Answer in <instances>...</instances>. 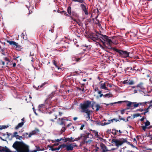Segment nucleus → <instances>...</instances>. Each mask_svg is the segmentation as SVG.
I'll return each instance as SVG.
<instances>
[{"label":"nucleus","instance_id":"obj_19","mask_svg":"<svg viewBox=\"0 0 152 152\" xmlns=\"http://www.w3.org/2000/svg\"><path fill=\"white\" fill-rule=\"evenodd\" d=\"M143 83H140V84H138L137 86V87H139L141 89H144V87L143 85Z\"/></svg>","mask_w":152,"mask_h":152},{"label":"nucleus","instance_id":"obj_53","mask_svg":"<svg viewBox=\"0 0 152 152\" xmlns=\"http://www.w3.org/2000/svg\"><path fill=\"white\" fill-rule=\"evenodd\" d=\"M5 59L7 61H9V60L7 58H5Z\"/></svg>","mask_w":152,"mask_h":152},{"label":"nucleus","instance_id":"obj_64","mask_svg":"<svg viewBox=\"0 0 152 152\" xmlns=\"http://www.w3.org/2000/svg\"><path fill=\"white\" fill-rule=\"evenodd\" d=\"M2 63H3V65H4V62H2Z\"/></svg>","mask_w":152,"mask_h":152},{"label":"nucleus","instance_id":"obj_4","mask_svg":"<svg viewBox=\"0 0 152 152\" xmlns=\"http://www.w3.org/2000/svg\"><path fill=\"white\" fill-rule=\"evenodd\" d=\"M147 103V102H128V103L127 104V106L131 108H132L133 107H137L141 106H144Z\"/></svg>","mask_w":152,"mask_h":152},{"label":"nucleus","instance_id":"obj_42","mask_svg":"<svg viewBox=\"0 0 152 152\" xmlns=\"http://www.w3.org/2000/svg\"><path fill=\"white\" fill-rule=\"evenodd\" d=\"M98 93L99 94H101L102 91H98Z\"/></svg>","mask_w":152,"mask_h":152},{"label":"nucleus","instance_id":"obj_61","mask_svg":"<svg viewBox=\"0 0 152 152\" xmlns=\"http://www.w3.org/2000/svg\"><path fill=\"white\" fill-rule=\"evenodd\" d=\"M50 120L51 121H53V122L54 121V120L53 119H50Z\"/></svg>","mask_w":152,"mask_h":152},{"label":"nucleus","instance_id":"obj_11","mask_svg":"<svg viewBox=\"0 0 152 152\" xmlns=\"http://www.w3.org/2000/svg\"><path fill=\"white\" fill-rule=\"evenodd\" d=\"M100 147L101 149H102L103 152H106L107 151H110L111 150H109L107 149L106 146L103 144H100Z\"/></svg>","mask_w":152,"mask_h":152},{"label":"nucleus","instance_id":"obj_48","mask_svg":"<svg viewBox=\"0 0 152 152\" xmlns=\"http://www.w3.org/2000/svg\"><path fill=\"white\" fill-rule=\"evenodd\" d=\"M130 118V117H128L127 118V119L126 121H125L126 122H127V121H128V118Z\"/></svg>","mask_w":152,"mask_h":152},{"label":"nucleus","instance_id":"obj_63","mask_svg":"<svg viewBox=\"0 0 152 152\" xmlns=\"http://www.w3.org/2000/svg\"><path fill=\"white\" fill-rule=\"evenodd\" d=\"M24 118H22V121H24Z\"/></svg>","mask_w":152,"mask_h":152},{"label":"nucleus","instance_id":"obj_38","mask_svg":"<svg viewBox=\"0 0 152 152\" xmlns=\"http://www.w3.org/2000/svg\"><path fill=\"white\" fill-rule=\"evenodd\" d=\"M59 145V143H56V144H53V146H56V145Z\"/></svg>","mask_w":152,"mask_h":152},{"label":"nucleus","instance_id":"obj_56","mask_svg":"<svg viewBox=\"0 0 152 152\" xmlns=\"http://www.w3.org/2000/svg\"><path fill=\"white\" fill-rule=\"evenodd\" d=\"M37 150L39 151H40L41 150L39 148H37Z\"/></svg>","mask_w":152,"mask_h":152},{"label":"nucleus","instance_id":"obj_62","mask_svg":"<svg viewBox=\"0 0 152 152\" xmlns=\"http://www.w3.org/2000/svg\"><path fill=\"white\" fill-rule=\"evenodd\" d=\"M83 81H86V79H84L83 80Z\"/></svg>","mask_w":152,"mask_h":152},{"label":"nucleus","instance_id":"obj_34","mask_svg":"<svg viewBox=\"0 0 152 152\" xmlns=\"http://www.w3.org/2000/svg\"><path fill=\"white\" fill-rule=\"evenodd\" d=\"M18 137H19V138H18V139H19L20 140V138H24V137H23V135L22 136H18Z\"/></svg>","mask_w":152,"mask_h":152},{"label":"nucleus","instance_id":"obj_46","mask_svg":"<svg viewBox=\"0 0 152 152\" xmlns=\"http://www.w3.org/2000/svg\"><path fill=\"white\" fill-rule=\"evenodd\" d=\"M95 136H97V137L98 136V132H95Z\"/></svg>","mask_w":152,"mask_h":152},{"label":"nucleus","instance_id":"obj_24","mask_svg":"<svg viewBox=\"0 0 152 152\" xmlns=\"http://www.w3.org/2000/svg\"><path fill=\"white\" fill-rule=\"evenodd\" d=\"M67 11V12L70 15H71L72 13L71 12V7H69L68 8Z\"/></svg>","mask_w":152,"mask_h":152},{"label":"nucleus","instance_id":"obj_25","mask_svg":"<svg viewBox=\"0 0 152 152\" xmlns=\"http://www.w3.org/2000/svg\"><path fill=\"white\" fill-rule=\"evenodd\" d=\"M95 107L96 108V110L98 111L99 110V109L100 108V105L98 104H97L95 106Z\"/></svg>","mask_w":152,"mask_h":152},{"label":"nucleus","instance_id":"obj_26","mask_svg":"<svg viewBox=\"0 0 152 152\" xmlns=\"http://www.w3.org/2000/svg\"><path fill=\"white\" fill-rule=\"evenodd\" d=\"M23 136L24 137V138H27L30 137H29V134H28L27 133H24L23 134Z\"/></svg>","mask_w":152,"mask_h":152},{"label":"nucleus","instance_id":"obj_47","mask_svg":"<svg viewBox=\"0 0 152 152\" xmlns=\"http://www.w3.org/2000/svg\"><path fill=\"white\" fill-rule=\"evenodd\" d=\"M68 141H69L70 142H72L74 141L75 140H71V139H69V140H68Z\"/></svg>","mask_w":152,"mask_h":152},{"label":"nucleus","instance_id":"obj_45","mask_svg":"<svg viewBox=\"0 0 152 152\" xmlns=\"http://www.w3.org/2000/svg\"><path fill=\"white\" fill-rule=\"evenodd\" d=\"M119 119H120V120H123L124 121H125V119H124V118H119Z\"/></svg>","mask_w":152,"mask_h":152},{"label":"nucleus","instance_id":"obj_43","mask_svg":"<svg viewBox=\"0 0 152 152\" xmlns=\"http://www.w3.org/2000/svg\"><path fill=\"white\" fill-rule=\"evenodd\" d=\"M124 113V110H122L121 111V114H123Z\"/></svg>","mask_w":152,"mask_h":152},{"label":"nucleus","instance_id":"obj_16","mask_svg":"<svg viewBox=\"0 0 152 152\" xmlns=\"http://www.w3.org/2000/svg\"><path fill=\"white\" fill-rule=\"evenodd\" d=\"M115 121L116 122H117L118 121H119V120H117L115 119H112L111 120H108V122H104V125H105L108 124H109L111 123V122H113V121Z\"/></svg>","mask_w":152,"mask_h":152},{"label":"nucleus","instance_id":"obj_51","mask_svg":"<svg viewBox=\"0 0 152 152\" xmlns=\"http://www.w3.org/2000/svg\"><path fill=\"white\" fill-rule=\"evenodd\" d=\"M149 80L150 82H152V78H150Z\"/></svg>","mask_w":152,"mask_h":152},{"label":"nucleus","instance_id":"obj_50","mask_svg":"<svg viewBox=\"0 0 152 152\" xmlns=\"http://www.w3.org/2000/svg\"><path fill=\"white\" fill-rule=\"evenodd\" d=\"M103 96V94H101L100 95V97H101L102 96Z\"/></svg>","mask_w":152,"mask_h":152},{"label":"nucleus","instance_id":"obj_35","mask_svg":"<svg viewBox=\"0 0 152 152\" xmlns=\"http://www.w3.org/2000/svg\"><path fill=\"white\" fill-rule=\"evenodd\" d=\"M45 106V105L43 104H41L39 106V107H41Z\"/></svg>","mask_w":152,"mask_h":152},{"label":"nucleus","instance_id":"obj_57","mask_svg":"<svg viewBox=\"0 0 152 152\" xmlns=\"http://www.w3.org/2000/svg\"><path fill=\"white\" fill-rule=\"evenodd\" d=\"M59 115H61L62 114V113H60V112H59Z\"/></svg>","mask_w":152,"mask_h":152},{"label":"nucleus","instance_id":"obj_27","mask_svg":"<svg viewBox=\"0 0 152 152\" xmlns=\"http://www.w3.org/2000/svg\"><path fill=\"white\" fill-rule=\"evenodd\" d=\"M45 83H42L40 86H38V88L37 89V90H39L42 87L44 86L45 85Z\"/></svg>","mask_w":152,"mask_h":152},{"label":"nucleus","instance_id":"obj_10","mask_svg":"<svg viewBox=\"0 0 152 152\" xmlns=\"http://www.w3.org/2000/svg\"><path fill=\"white\" fill-rule=\"evenodd\" d=\"M7 42L9 43L10 45H12L15 47L16 48H17L20 47V46L18 45V43L14 41L7 40Z\"/></svg>","mask_w":152,"mask_h":152},{"label":"nucleus","instance_id":"obj_33","mask_svg":"<svg viewBox=\"0 0 152 152\" xmlns=\"http://www.w3.org/2000/svg\"><path fill=\"white\" fill-rule=\"evenodd\" d=\"M66 129L64 127H63L62 128V129H61V131L62 132H64L65 131V130Z\"/></svg>","mask_w":152,"mask_h":152},{"label":"nucleus","instance_id":"obj_28","mask_svg":"<svg viewBox=\"0 0 152 152\" xmlns=\"http://www.w3.org/2000/svg\"><path fill=\"white\" fill-rule=\"evenodd\" d=\"M72 1L74 2H78L80 3H83V0H72Z\"/></svg>","mask_w":152,"mask_h":152},{"label":"nucleus","instance_id":"obj_21","mask_svg":"<svg viewBox=\"0 0 152 152\" xmlns=\"http://www.w3.org/2000/svg\"><path fill=\"white\" fill-rule=\"evenodd\" d=\"M148 109L147 110V108L145 109V110H143V109H141V110H140V112H142L143 111H145L142 113V114H144V115H145L148 112Z\"/></svg>","mask_w":152,"mask_h":152},{"label":"nucleus","instance_id":"obj_44","mask_svg":"<svg viewBox=\"0 0 152 152\" xmlns=\"http://www.w3.org/2000/svg\"><path fill=\"white\" fill-rule=\"evenodd\" d=\"M16 65V64L15 63H14L13 64V66L14 67H15Z\"/></svg>","mask_w":152,"mask_h":152},{"label":"nucleus","instance_id":"obj_18","mask_svg":"<svg viewBox=\"0 0 152 152\" xmlns=\"http://www.w3.org/2000/svg\"><path fill=\"white\" fill-rule=\"evenodd\" d=\"M53 63L58 69L60 68L59 66L57 65V60L56 59H55L54 60Z\"/></svg>","mask_w":152,"mask_h":152},{"label":"nucleus","instance_id":"obj_60","mask_svg":"<svg viewBox=\"0 0 152 152\" xmlns=\"http://www.w3.org/2000/svg\"><path fill=\"white\" fill-rule=\"evenodd\" d=\"M29 97L30 99H31V97L30 96H29Z\"/></svg>","mask_w":152,"mask_h":152},{"label":"nucleus","instance_id":"obj_8","mask_svg":"<svg viewBox=\"0 0 152 152\" xmlns=\"http://www.w3.org/2000/svg\"><path fill=\"white\" fill-rule=\"evenodd\" d=\"M116 51L118 52L120 56L122 57L126 58L129 56V53L126 51L117 50Z\"/></svg>","mask_w":152,"mask_h":152},{"label":"nucleus","instance_id":"obj_5","mask_svg":"<svg viewBox=\"0 0 152 152\" xmlns=\"http://www.w3.org/2000/svg\"><path fill=\"white\" fill-rule=\"evenodd\" d=\"M126 141L123 138L115 139L113 140V142L117 147L121 145Z\"/></svg>","mask_w":152,"mask_h":152},{"label":"nucleus","instance_id":"obj_17","mask_svg":"<svg viewBox=\"0 0 152 152\" xmlns=\"http://www.w3.org/2000/svg\"><path fill=\"white\" fill-rule=\"evenodd\" d=\"M24 123L23 122L19 123L18 125L15 127V129H18L20 127H21L23 125Z\"/></svg>","mask_w":152,"mask_h":152},{"label":"nucleus","instance_id":"obj_6","mask_svg":"<svg viewBox=\"0 0 152 152\" xmlns=\"http://www.w3.org/2000/svg\"><path fill=\"white\" fill-rule=\"evenodd\" d=\"M143 123V124L142 125L141 127L145 132L146 131L147 129H149L151 128L150 123L148 121L146 120V121H144Z\"/></svg>","mask_w":152,"mask_h":152},{"label":"nucleus","instance_id":"obj_23","mask_svg":"<svg viewBox=\"0 0 152 152\" xmlns=\"http://www.w3.org/2000/svg\"><path fill=\"white\" fill-rule=\"evenodd\" d=\"M123 102V101H119V102H114V103H110V104H106L107 106L109 105L110 104V105H113V104H116V103H122Z\"/></svg>","mask_w":152,"mask_h":152},{"label":"nucleus","instance_id":"obj_55","mask_svg":"<svg viewBox=\"0 0 152 152\" xmlns=\"http://www.w3.org/2000/svg\"><path fill=\"white\" fill-rule=\"evenodd\" d=\"M115 150V148H112V149H110V150H111V151H112V150Z\"/></svg>","mask_w":152,"mask_h":152},{"label":"nucleus","instance_id":"obj_52","mask_svg":"<svg viewBox=\"0 0 152 152\" xmlns=\"http://www.w3.org/2000/svg\"><path fill=\"white\" fill-rule=\"evenodd\" d=\"M144 118H142L141 119L140 121H143L144 120Z\"/></svg>","mask_w":152,"mask_h":152},{"label":"nucleus","instance_id":"obj_32","mask_svg":"<svg viewBox=\"0 0 152 152\" xmlns=\"http://www.w3.org/2000/svg\"><path fill=\"white\" fill-rule=\"evenodd\" d=\"M152 108V104H150L149 105L148 107L147 108V110L150 109Z\"/></svg>","mask_w":152,"mask_h":152},{"label":"nucleus","instance_id":"obj_7","mask_svg":"<svg viewBox=\"0 0 152 152\" xmlns=\"http://www.w3.org/2000/svg\"><path fill=\"white\" fill-rule=\"evenodd\" d=\"M70 15L72 19L74 21L76 22L79 26H81L82 25V23L80 22V21L79 20H77L78 15L76 13L74 12H72L71 15Z\"/></svg>","mask_w":152,"mask_h":152},{"label":"nucleus","instance_id":"obj_9","mask_svg":"<svg viewBox=\"0 0 152 152\" xmlns=\"http://www.w3.org/2000/svg\"><path fill=\"white\" fill-rule=\"evenodd\" d=\"M91 134H88L84 136V142L86 143H90L92 141L89 138V136H91Z\"/></svg>","mask_w":152,"mask_h":152},{"label":"nucleus","instance_id":"obj_59","mask_svg":"<svg viewBox=\"0 0 152 152\" xmlns=\"http://www.w3.org/2000/svg\"><path fill=\"white\" fill-rule=\"evenodd\" d=\"M120 133H121V131H120V130H119V131H118Z\"/></svg>","mask_w":152,"mask_h":152},{"label":"nucleus","instance_id":"obj_22","mask_svg":"<svg viewBox=\"0 0 152 152\" xmlns=\"http://www.w3.org/2000/svg\"><path fill=\"white\" fill-rule=\"evenodd\" d=\"M17 134H18V132H15L13 133V134L12 135V137H16L17 139H18V136H19Z\"/></svg>","mask_w":152,"mask_h":152},{"label":"nucleus","instance_id":"obj_2","mask_svg":"<svg viewBox=\"0 0 152 152\" xmlns=\"http://www.w3.org/2000/svg\"><path fill=\"white\" fill-rule=\"evenodd\" d=\"M76 146V144L75 143H68L66 144H63L60 145L58 148H52V151H53L56 150L58 151L60 148H65V149L67 151H71L73 150L74 148Z\"/></svg>","mask_w":152,"mask_h":152},{"label":"nucleus","instance_id":"obj_14","mask_svg":"<svg viewBox=\"0 0 152 152\" xmlns=\"http://www.w3.org/2000/svg\"><path fill=\"white\" fill-rule=\"evenodd\" d=\"M39 132V130L38 129H36L31 132L29 134V137H31L32 135H34L35 134H37L38 132Z\"/></svg>","mask_w":152,"mask_h":152},{"label":"nucleus","instance_id":"obj_20","mask_svg":"<svg viewBox=\"0 0 152 152\" xmlns=\"http://www.w3.org/2000/svg\"><path fill=\"white\" fill-rule=\"evenodd\" d=\"M66 120L64 118H59V121H61V122L60 124V125H63L64 124V121Z\"/></svg>","mask_w":152,"mask_h":152},{"label":"nucleus","instance_id":"obj_30","mask_svg":"<svg viewBox=\"0 0 152 152\" xmlns=\"http://www.w3.org/2000/svg\"><path fill=\"white\" fill-rule=\"evenodd\" d=\"M8 127V126H0V129H5L7 128Z\"/></svg>","mask_w":152,"mask_h":152},{"label":"nucleus","instance_id":"obj_31","mask_svg":"<svg viewBox=\"0 0 152 152\" xmlns=\"http://www.w3.org/2000/svg\"><path fill=\"white\" fill-rule=\"evenodd\" d=\"M140 115V114L139 113L133 115V116L134 118L138 117Z\"/></svg>","mask_w":152,"mask_h":152},{"label":"nucleus","instance_id":"obj_1","mask_svg":"<svg viewBox=\"0 0 152 152\" xmlns=\"http://www.w3.org/2000/svg\"><path fill=\"white\" fill-rule=\"evenodd\" d=\"M91 102L90 101H87L84 102L83 104H80V107L82 110V112L85 113L87 114V120L90 119V116L91 111L88 109V108L90 106Z\"/></svg>","mask_w":152,"mask_h":152},{"label":"nucleus","instance_id":"obj_29","mask_svg":"<svg viewBox=\"0 0 152 152\" xmlns=\"http://www.w3.org/2000/svg\"><path fill=\"white\" fill-rule=\"evenodd\" d=\"M104 97H106L107 96H108L109 97H112V95H111L110 94H107L104 95Z\"/></svg>","mask_w":152,"mask_h":152},{"label":"nucleus","instance_id":"obj_39","mask_svg":"<svg viewBox=\"0 0 152 152\" xmlns=\"http://www.w3.org/2000/svg\"><path fill=\"white\" fill-rule=\"evenodd\" d=\"M147 102L149 104H151V103H152V99L150 101Z\"/></svg>","mask_w":152,"mask_h":152},{"label":"nucleus","instance_id":"obj_13","mask_svg":"<svg viewBox=\"0 0 152 152\" xmlns=\"http://www.w3.org/2000/svg\"><path fill=\"white\" fill-rule=\"evenodd\" d=\"M81 6L82 9L86 15H87L88 14V13L87 10L86 9V6L83 4H82L81 5Z\"/></svg>","mask_w":152,"mask_h":152},{"label":"nucleus","instance_id":"obj_3","mask_svg":"<svg viewBox=\"0 0 152 152\" xmlns=\"http://www.w3.org/2000/svg\"><path fill=\"white\" fill-rule=\"evenodd\" d=\"M100 38L101 39H100L104 45H105V42H106L107 44L109 46L108 48H111V46L113 42L108 36L106 35H102Z\"/></svg>","mask_w":152,"mask_h":152},{"label":"nucleus","instance_id":"obj_12","mask_svg":"<svg viewBox=\"0 0 152 152\" xmlns=\"http://www.w3.org/2000/svg\"><path fill=\"white\" fill-rule=\"evenodd\" d=\"M65 137H64V138H61L60 139H55V140H52V142H58L61 140H64V142H66L67 141V140H66V139H64Z\"/></svg>","mask_w":152,"mask_h":152},{"label":"nucleus","instance_id":"obj_58","mask_svg":"<svg viewBox=\"0 0 152 152\" xmlns=\"http://www.w3.org/2000/svg\"><path fill=\"white\" fill-rule=\"evenodd\" d=\"M150 137L152 139V135H150Z\"/></svg>","mask_w":152,"mask_h":152},{"label":"nucleus","instance_id":"obj_37","mask_svg":"<svg viewBox=\"0 0 152 152\" xmlns=\"http://www.w3.org/2000/svg\"><path fill=\"white\" fill-rule=\"evenodd\" d=\"M81 58H76V61H77V62H78L80 60Z\"/></svg>","mask_w":152,"mask_h":152},{"label":"nucleus","instance_id":"obj_40","mask_svg":"<svg viewBox=\"0 0 152 152\" xmlns=\"http://www.w3.org/2000/svg\"><path fill=\"white\" fill-rule=\"evenodd\" d=\"M99 149V148L97 147L96 148V149L95 150V152H96V151H97Z\"/></svg>","mask_w":152,"mask_h":152},{"label":"nucleus","instance_id":"obj_49","mask_svg":"<svg viewBox=\"0 0 152 152\" xmlns=\"http://www.w3.org/2000/svg\"><path fill=\"white\" fill-rule=\"evenodd\" d=\"M133 82H130L129 83V84H131V85H132V84H133Z\"/></svg>","mask_w":152,"mask_h":152},{"label":"nucleus","instance_id":"obj_15","mask_svg":"<svg viewBox=\"0 0 152 152\" xmlns=\"http://www.w3.org/2000/svg\"><path fill=\"white\" fill-rule=\"evenodd\" d=\"M100 88L101 89H104L107 90H108L106 86V83H105L101 84H100Z\"/></svg>","mask_w":152,"mask_h":152},{"label":"nucleus","instance_id":"obj_41","mask_svg":"<svg viewBox=\"0 0 152 152\" xmlns=\"http://www.w3.org/2000/svg\"><path fill=\"white\" fill-rule=\"evenodd\" d=\"M77 119V117H75L73 118V120L74 121H76Z\"/></svg>","mask_w":152,"mask_h":152},{"label":"nucleus","instance_id":"obj_36","mask_svg":"<svg viewBox=\"0 0 152 152\" xmlns=\"http://www.w3.org/2000/svg\"><path fill=\"white\" fill-rule=\"evenodd\" d=\"M84 127V124H82L81 125V126L80 128V129L81 130H82L83 129V128Z\"/></svg>","mask_w":152,"mask_h":152},{"label":"nucleus","instance_id":"obj_54","mask_svg":"<svg viewBox=\"0 0 152 152\" xmlns=\"http://www.w3.org/2000/svg\"><path fill=\"white\" fill-rule=\"evenodd\" d=\"M71 124H68L67 125V126H70V125H71Z\"/></svg>","mask_w":152,"mask_h":152}]
</instances>
